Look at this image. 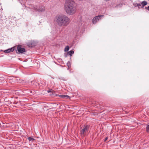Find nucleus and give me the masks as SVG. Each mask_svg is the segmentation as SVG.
Listing matches in <instances>:
<instances>
[{"label":"nucleus","mask_w":149,"mask_h":149,"mask_svg":"<svg viewBox=\"0 0 149 149\" xmlns=\"http://www.w3.org/2000/svg\"><path fill=\"white\" fill-rule=\"evenodd\" d=\"M69 49V47L68 46H67L65 47V49L64 51L65 52L68 51Z\"/></svg>","instance_id":"13"},{"label":"nucleus","mask_w":149,"mask_h":149,"mask_svg":"<svg viewBox=\"0 0 149 149\" xmlns=\"http://www.w3.org/2000/svg\"><path fill=\"white\" fill-rule=\"evenodd\" d=\"M56 24L60 26H66L70 22V19L65 15H61L56 17Z\"/></svg>","instance_id":"1"},{"label":"nucleus","mask_w":149,"mask_h":149,"mask_svg":"<svg viewBox=\"0 0 149 149\" xmlns=\"http://www.w3.org/2000/svg\"><path fill=\"white\" fill-rule=\"evenodd\" d=\"M28 45L29 47H31L32 46V44L30 42H29Z\"/></svg>","instance_id":"16"},{"label":"nucleus","mask_w":149,"mask_h":149,"mask_svg":"<svg viewBox=\"0 0 149 149\" xmlns=\"http://www.w3.org/2000/svg\"><path fill=\"white\" fill-rule=\"evenodd\" d=\"M59 79L61 80H62L63 81H65L67 80V79L66 78H64L63 77H60L59 78Z\"/></svg>","instance_id":"15"},{"label":"nucleus","mask_w":149,"mask_h":149,"mask_svg":"<svg viewBox=\"0 0 149 149\" xmlns=\"http://www.w3.org/2000/svg\"><path fill=\"white\" fill-rule=\"evenodd\" d=\"M108 139L107 137H106L105 138L104 141H105Z\"/></svg>","instance_id":"19"},{"label":"nucleus","mask_w":149,"mask_h":149,"mask_svg":"<svg viewBox=\"0 0 149 149\" xmlns=\"http://www.w3.org/2000/svg\"><path fill=\"white\" fill-rule=\"evenodd\" d=\"M51 90H49V91H48V92H51Z\"/></svg>","instance_id":"20"},{"label":"nucleus","mask_w":149,"mask_h":149,"mask_svg":"<svg viewBox=\"0 0 149 149\" xmlns=\"http://www.w3.org/2000/svg\"><path fill=\"white\" fill-rule=\"evenodd\" d=\"M104 16L103 15H99L97 16H96L93 18L92 20V22L93 24H95L100 19V17H103Z\"/></svg>","instance_id":"4"},{"label":"nucleus","mask_w":149,"mask_h":149,"mask_svg":"<svg viewBox=\"0 0 149 149\" xmlns=\"http://www.w3.org/2000/svg\"><path fill=\"white\" fill-rule=\"evenodd\" d=\"M149 1V0H148Z\"/></svg>","instance_id":"23"},{"label":"nucleus","mask_w":149,"mask_h":149,"mask_svg":"<svg viewBox=\"0 0 149 149\" xmlns=\"http://www.w3.org/2000/svg\"><path fill=\"white\" fill-rule=\"evenodd\" d=\"M76 32L78 35H79V34H81V33H82L81 29L79 27L76 28Z\"/></svg>","instance_id":"7"},{"label":"nucleus","mask_w":149,"mask_h":149,"mask_svg":"<svg viewBox=\"0 0 149 149\" xmlns=\"http://www.w3.org/2000/svg\"><path fill=\"white\" fill-rule=\"evenodd\" d=\"M17 49L19 53H22L25 52V49L24 48H22L20 45L17 46Z\"/></svg>","instance_id":"5"},{"label":"nucleus","mask_w":149,"mask_h":149,"mask_svg":"<svg viewBox=\"0 0 149 149\" xmlns=\"http://www.w3.org/2000/svg\"><path fill=\"white\" fill-rule=\"evenodd\" d=\"M105 1H109V0H105Z\"/></svg>","instance_id":"22"},{"label":"nucleus","mask_w":149,"mask_h":149,"mask_svg":"<svg viewBox=\"0 0 149 149\" xmlns=\"http://www.w3.org/2000/svg\"><path fill=\"white\" fill-rule=\"evenodd\" d=\"M89 126L88 125L84 126V128L81 131L80 134L81 136H84L88 130Z\"/></svg>","instance_id":"3"},{"label":"nucleus","mask_w":149,"mask_h":149,"mask_svg":"<svg viewBox=\"0 0 149 149\" xmlns=\"http://www.w3.org/2000/svg\"><path fill=\"white\" fill-rule=\"evenodd\" d=\"M146 131L147 132L149 133V123L147 125Z\"/></svg>","instance_id":"12"},{"label":"nucleus","mask_w":149,"mask_h":149,"mask_svg":"<svg viewBox=\"0 0 149 149\" xmlns=\"http://www.w3.org/2000/svg\"><path fill=\"white\" fill-rule=\"evenodd\" d=\"M65 57H66L67 56V55H65Z\"/></svg>","instance_id":"21"},{"label":"nucleus","mask_w":149,"mask_h":149,"mask_svg":"<svg viewBox=\"0 0 149 149\" xmlns=\"http://www.w3.org/2000/svg\"><path fill=\"white\" fill-rule=\"evenodd\" d=\"M146 8L149 11V6L148 7H146Z\"/></svg>","instance_id":"18"},{"label":"nucleus","mask_w":149,"mask_h":149,"mask_svg":"<svg viewBox=\"0 0 149 149\" xmlns=\"http://www.w3.org/2000/svg\"><path fill=\"white\" fill-rule=\"evenodd\" d=\"M45 7L44 6L40 7L38 9V11L40 12H43L45 10Z\"/></svg>","instance_id":"8"},{"label":"nucleus","mask_w":149,"mask_h":149,"mask_svg":"<svg viewBox=\"0 0 149 149\" xmlns=\"http://www.w3.org/2000/svg\"><path fill=\"white\" fill-rule=\"evenodd\" d=\"M147 2L146 1H142L141 3V5L142 6H141V7H143L144 6L146 5L147 4Z\"/></svg>","instance_id":"9"},{"label":"nucleus","mask_w":149,"mask_h":149,"mask_svg":"<svg viewBox=\"0 0 149 149\" xmlns=\"http://www.w3.org/2000/svg\"><path fill=\"white\" fill-rule=\"evenodd\" d=\"M142 6L141 3H137V6L138 7H139L140 6Z\"/></svg>","instance_id":"17"},{"label":"nucleus","mask_w":149,"mask_h":149,"mask_svg":"<svg viewBox=\"0 0 149 149\" xmlns=\"http://www.w3.org/2000/svg\"><path fill=\"white\" fill-rule=\"evenodd\" d=\"M74 53V52L73 50H70L69 52H68V53L69 54V55L70 56H72V55Z\"/></svg>","instance_id":"10"},{"label":"nucleus","mask_w":149,"mask_h":149,"mask_svg":"<svg viewBox=\"0 0 149 149\" xmlns=\"http://www.w3.org/2000/svg\"><path fill=\"white\" fill-rule=\"evenodd\" d=\"M14 47H13L4 50L3 52L5 53H8L13 52L14 50Z\"/></svg>","instance_id":"6"},{"label":"nucleus","mask_w":149,"mask_h":149,"mask_svg":"<svg viewBox=\"0 0 149 149\" xmlns=\"http://www.w3.org/2000/svg\"><path fill=\"white\" fill-rule=\"evenodd\" d=\"M64 10L66 13L69 15L74 14L76 10V8L74 6L73 2L72 1H69L65 2Z\"/></svg>","instance_id":"2"},{"label":"nucleus","mask_w":149,"mask_h":149,"mask_svg":"<svg viewBox=\"0 0 149 149\" xmlns=\"http://www.w3.org/2000/svg\"><path fill=\"white\" fill-rule=\"evenodd\" d=\"M59 96L62 98L66 97L67 98H68L69 97V96L68 95H60Z\"/></svg>","instance_id":"14"},{"label":"nucleus","mask_w":149,"mask_h":149,"mask_svg":"<svg viewBox=\"0 0 149 149\" xmlns=\"http://www.w3.org/2000/svg\"><path fill=\"white\" fill-rule=\"evenodd\" d=\"M28 140L29 141H33L35 140V139L31 137H29L28 138Z\"/></svg>","instance_id":"11"}]
</instances>
